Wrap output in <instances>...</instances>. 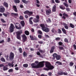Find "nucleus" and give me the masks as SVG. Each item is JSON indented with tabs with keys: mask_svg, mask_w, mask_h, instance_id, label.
I'll use <instances>...</instances> for the list:
<instances>
[{
	"mask_svg": "<svg viewBox=\"0 0 76 76\" xmlns=\"http://www.w3.org/2000/svg\"><path fill=\"white\" fill-rule=\"evenodd\" d=\"M45 63V61H42L40 62L39 64H37V65L34 63H32L31 64V66H32V68H34V69H38V68H41V67H43L44 64V63Z\"/></svg>",
	"mask_w": 76,
	"mask_h": 76,
	"instance_id": "f257e3e1",
	"label": "nucleus"
},
{
	"mask_svg": "<svg viewBox=\"0 0 76 76\" xmlns=\"http://www.w3.org/2000/svg\"><path fill=\"white\" fill-rule=\"evenodd\" d=\"M45 66L47 68H44L45 70H53L54 68V67L53 65H51L50 62H47L45 63Z\"/></svg>",
	"mask_w": 76,
	"mask_h": 76,
	"instance_id": "f03ea898",
	"label": "nucleus"
},
{
	"mask_svg": "<svg viewBox=\"0 0 76 76\" xmlns=\"http://www.w3.org/2000/svg\"><path fill=\"white\" fill-rule=\"evenodd\" d=\"M22 34V30H21L16 32L17 38L18 39H20V35Z\"/></svg>",
	"mask_w": 76,
	"mask_h": 76,
	"instance_id": "7ed1b4c3",
	"label": "nucleus"
},
{
	"mask_svg": "<svg viewBox=\"0 0 76 76\" xmlns=\"http://www.w3.org/2000/svg\"><path fill=\"white\" fill-rule=\"evenodd\" d=\"M15 28L18 30H20V29H22V26L20 25V24L18 23H16L15 24Z\"/></svg>",
	"mask_w": 76,
	"mask_h": 76,
	"instance_id": "20e7f679",
	"label": "nucleus"
},
{
	"mask_svg": "<svg viewBox=\"0 0 76 76\" xmlns=\"http://www.w3.org/2000/svg\"><path fill=\"white\" fill-rule=\"evenodd\" d=\"M15 28V27L13 24L11 23L10 27V32H13L14 31Z\"/></svg>",
	"mask_w": 76,
	"mask_h": 76,
	"instance_id": "39448f33",
	"label": "nucleus"
},
{
	"mask_svg": "<svg viewBox=\"0 0 76 76\" xmlns=\"http://www.w3.org/2000/svg\"><path fill=\"white\" fill-rule=\"evenodd\" d=\"M14 56H15V54L12 52H11L9 57V59L10 60H13L14 59Z\"/></svg>",
	"mask_w": 76,
	"mask_h": 76,
	"instance_id": "423d86ee",
	"label": "nucleus"
},
{
	"mask_svg": "<svg viewBox=\"0 0 76 76\" xmlns=\"http://www.w3.org/2000/svg\"><path fill=\"white\" fill-rule=\"evenodd\" d=\"M22 38H23L22 41L23 42H26L27 41V37L25 34H24L22 35Z\"/></svg>",
	"mask_w": 76,
	"mask_h": 76,
	"instance_id": "0eeeda50",
	"label": "nucleus"
},
{
	"mask_svg": "<svg viewBox=\"0 0 76 76\" xmlns=\"http://www.w3.org/2000/svg\"><path fill=\"white\" fill-rule=\"evenodd\" d=\"M5 8L3 6H0V12L1 13H4L5 10Z\"/></svg>",
	"mask_w": 76,
	"mask_h": 76,
	"instance_id": "6e6552de",
	"label": "nucleus"
},
{
	"mask_svg": "<svg viewBox=\"0 0 76 76\" xmlns=\"http://www.w3.org/2000/svg\"><path fill=\"white\" fill-rule=\"evenodd\" d=\"M58 75H59V76H60L61 75H67L68 74L67 72H64L63 71L60 72L58 73Z\"/></svg>",
	"mask_w": 76,
	"mask_h": 76,
	"instance_id": "1a4fd4ad",
	"label": "nucleus"
},
{
	"mask_svg": "<svg viewBox=\"0 0 76 76\" xmlns=\"http://www.w3.org/2000/svg\"><path fill=\"white\" fill-rule=\"evenodd\" d=\"M42 31H44L45 32H50V29L47 27H45Z\"/></svg>",
	"mask_w": 76,
	"mask_h": 76,
	"instance_id": "9d476101",
	"label": "nucleus"
},
{
	"mask_svg": "<svg viewBox=\"0 0 76 76\" xmlns=\"http://www.w3.org/2000/svg\"><path fill=\"white\" fill-rule=\"evenodd\" d=\"M46 13L47 15H50V14L51 13V9H49L46 10Z\"/></svg>",
	"mask_w": 76,
	"mask_h": 76,
	"instance_id": "9b49d317",
	"label": "nucleus"
},
{
	"mask_svg": "<svg viewBox=\"0 0 76 76\" xmlns=\"http://www.w3.org/2000/svg\"><path fill=\"white\" fill-rule=\"evenodd\" d=\"M63 16H62V18L63 19H66V17H65V16L66 17V18H69V15H68L66 14V13H64L63 14Z\"/></svg>",
	"mask_w": 76,
	"mask_h": 76,
	"instance_id": "f8f14e48",
	"label": "nucleus"
},
{
	"mask_svg": "<svg viewBox=\"0 0 76 76\" xmlns=\"http://www.w3.org/2000/svg\"><path fill=\"white\" fill-rule=\"evenodd\" d=\"M3 6L6 7V8H8V7H9V4H8L7 2H4Z\"/></svg>",
	"mask_w": 76,
	"mask_h": 76,
	"instance_id": "ddd939ff",
	"label": "nucleus"
},
{
	"mask_svg": "<svg viewBox=\"0 0 76 76\" xmlns=\"http://www.w3.org/2000/svg\"><path fill=\"white\" fill-rule=\"evenodd\" d=\"M34 18L32 17H31L29 19V23L30 25H33V23L32 22V19H33Z\"/></svg>",
	"mask_w": 76,
	"mask_h": 76,
	"instance_id": "4468645a",
	"label": "nucleus"
},
{
	"mask_svg": "<svg viewBox=\"0 0 76 76\" xmlns=\"http://www.w3.org/2000/svg\"><path fill=\"white\" fill-rule=\"evenodd\" d=\"M20 24L22 27H24V26H25V21L23 20L21 21L20 22Z\"/></svg>",
	"mask_w": 76,
	"mask_h": 76,
	"instance_id": "2eb2a0df",
	"label": "nucleus"
},
{
	"mask_svg": "<svg viewBox=\"0 0 76 76\" xmlns=\"http://www.w3.org/2000/svg\"><path fill=\"white\" fill-rule=\"evenodd\" d=\"M13 10L15 12H18V9L16 6L14 5L13 6Z\"/></svg>",
	"mask_w": 76,
	"mask_h": 76,
	"instance_id": "dca6fc26",
	"label": "nucleus"
},
{
	"mask_svg": "<svg viewBox=\"0 0 76 76\" xmlns=\"http://www.w3.org/2000/svg\"><path fill=\"white\" fill-rule=\"evenodd\" d=\"M37 56H39V57H43V55H42V54H41V53L39 52V51H38L37 52Z\"/></svg>",
	"mask_w": 76,
	"mask_h": 76,
	"instance_id": "f3484780",
	"label": "nucleus"
},
{
	"mask_svg": "<svg viewBox=\"0 0 76 76\" xmlns=\"http://www.w3.org/2000/svg\"><path fill=\"white\" fill-rule=\"evenodd\" d=\"M63 25L64 26V28H65V29H69L68 25H67V24H66V23H63Z\"/></svg>",
	"mask_w": 76,
	"mask_h": 76,
	"instance_id": "a211bd4d",
	"label": "nucleus"
},
{
	"mask_svg": "<svg viewBox=\"0 0 76 76\" xmlns=\"http://www.w3.org/2000/svg\"><path fill=\"white\" fill-rule=\"evenodd\" d=\"M52 12H56V6L54 5L53 7Z\"/></svg>",
	"mask_w": 76,
	"mask_h": 76,
	"instance_id": "6ab92c4d",
	"label": "nucleus"
},
{
	"mask_svg": "<svg viewBox=\"0 0 76 76\" xmlns=\"http://www.w3.org/2000/svg\"><path fill=\"white\" fill-rule=\"evenodd\" d=\"M54 49H55V46H53L52 47H51V49L50 51V53H53V52H54Z\"/></svg>",
	"mask_w": 76,
	"mask_h": 76,
	"instance_id": "aec40b11",
	"label": "nucleus"
},
{
	"mask_svg": "<svg viewBox=\"0 0 76 76\" xmlns=\"http://www.w3.org/2000/svg\"><path fill=\"white\" fill-rule=\"evenodd\" d=\"M33 21L34 23H37L39 22V20H38L37 18H34L33 20Z\"/></svg>",
	"mask_w": 76,
	"mask_h": 76,
	"instance_id": "412c9836",
	"label": "nucleus"
},
{
	"mask_svg": "<svg viewBox=\"0 0 76 76\" xmlns=\"http://www.w3.org/2000/svg\"><path fill=\"white\" fill-rule=\"evenodd\" d=\"M40 26L41 27L42 29V30L45 27V25H44V24H41L40 25Z\"/></svg>",
	"mask_w": 76,
	"mask_h": 76,
	"instance_id": "4be33fe9",
	"label": "nucleus"
},
{
	"mask_svg": "<svg viewBox=\"0 0 76 76\" xmlns=\"http://www.w3.org/2000/svg\"><path fill=\"white\" fill-rule=\"evenodd\" d=\"M11 15L12 16H13L14 17H15V16H18V13H11Z\"/></svg>",
	"mask_w": 76,
	"mask_h": 76,
	"instance_id": "5701e85b",
	"label": "nucleus"
},
{
	"mask_svg": "<svg viewBox=\"0 0 76 76\" xmlns=\"http://www.w3.org/2000/svg\"><path fill=\"white\" fill-rule=\"evenodd\" d=\"M56 64H58V66L59 65L62 66V62H61L59 61H57L56 62Z\"/></svg>",
	"mask_w": 76,
	"mask_h": 76,
	"instance_id": "b1692460",
	"label": "nucleus"
},
{
	"mask_svg": "<svg viewBox=\"0 0 76 76\" xmlns=\"http://www.w3.org/2000/svg\"><path fill=\"white\" fill-rule=\"evenodd\" d=\"M61 30L63 32V33H64V34H66L67 32H66V30H65V29L64 28H61Z\"/></svg>",
	"mask_w": 76,
	"mask_h": 76,
	"instance_id": "393cba45",
	"label": "nucleus"
},
{
	"mask_svg": "<svg viewBox=\"0 0 76 76\" xmlns=\"http://www.w3.org/2000/svg\"><path fill=\"white\" fill-rule=\"evenodd\" d=\"M61 56L60 55H58L56 58V60H59L60 58H61Z\"/></svg>",
	"mask_w": 76,
	"mask_h": 76,
	"instance_id": "a878e982",
	"label": "nucleus"
},
{
	"mask_svg": "<svg viewBox=\"0 0 76 76\" xmlns=\"http://www.w3.org/2000/svg\"><path fill=\"white\" fill-rule=\"evenodd\" d=\"M9 69V68H7V67L4 66V67H3V70L4 71H6V70H8Z\"/></svg>",
	"mask_w": 76,
	"mask_h": 76,
	"instance_id": "bb28decb",
	"label": "nucleus"
},
{
	"mask_svg": "<svg viewBox=\"0 0 76 76\" xmlns=\"http://www.w3.org/2000/svg\"><path fill=\"white\" fill-rule=\"evenodd\" d=\"M33 14V12L31 11H28V12L27 15H28V16H30V15H31Z\"/></svg>",
	"mask_w": 76,
	"mask_h": 76,
	"instance_id": "cd10ccee",
	"label": "nucleus"
},
{
	"mask_svg": "<svg viewBox=\"0 0 76 76\" xmlns=\"http://www.w3.org/2000/svg\"><path fill=\"white\" fill-rule=\"evenodd\" d=\"M51 31L52 32V33H56V32H57V31H56V30L54 29V28H53L51 30Z\"/></svg>",
	"mask_w": 76,
	"mask_h": 76,
	"instance_id": "c85d7f7f",
	"label": "nucleus"
},
{
	"mask_svg": "<svg viewBox=\"0 0 76 76\" xmlns=\"http://www.w3.org/2000/svg\"><path fill=\"white\" fill-rule=\"evenodd\" d=\"M25 34L26 35H29V32L28 31H25Z\"/></svg>",
	"mask_w": 76,
	"mask_h": 76,
	"instance_id": "c756f323",
	"label": "nucleus"
},
{
	"mask_svg": "<svg viewBox=\"0 0 76 76\" xmlns=\"http://www.w3.org/2000/svg\"><path fill=\"white\" fill-rule=\"evenodd\" d=\"M23 56L24 57H25L27 56V53L25 52V51H24L23 53Z\"/></svg>",
	"mask_w": 76,
	"mask_h": 76,
	"instance_id": "7c9ffc66",
	"label": "nucleus"
},
{
	"mask_svg": "<svg viewBox=\"0 0 76 76\" xmlns=\"http://www.w3.org/2000/svg\"><path fill=\"white\" fill-rule=\"evenodd\" d=\"M23 66L24 67H28V64H23Z\"/></svg>",
	"mask_w": 76,
	"mask_h": 76,
	"instance_id": "2f4dec72",
	"label": "nucleus"
},
{
	"mask_svg": "<svg viewBox=\"0 0 76 76\" xmlns=\"http://www.w3.org/2000/svg\"><path fill=\"white\" fill-rule=\"evenodd\" d=\"M69 25L70 26L71 28H75V25H74L72 23H71Z\"/></svg>",
	"mask_w": 76,
	"mask_h": 76,
	"instance_id": "473e14b6",
	"label": "nucleus"
},
{
	"mask_svg": "<svg viewBox=\"0 0 76 76\" xmlns=\"http://www.w3.org/2000/svg\"><path fill=\"white\" fill-rule=\"evenodd\" d=\"M46 22H48V23H51V19L50 18H48V20H46Z\"/></svg>",
	"mask_w": 76,
	"mask_h": 76,
	"instance_id": "72a5a7b5",
	"label": "nucleus"
},
{
	"mask_svg": "<svg viewBox=\"0 0 76 76\" xmlns=\"http://www.w3.org/2000/svg\"><path fill=\"white\" fill-rule=\"evenodd\" d=\"M22 2L24 4H27L28 3V1H26V0H22Z\"/></svg>",
	"mask_w": 76,
	"mask_h": 76,
	"instance_id": "f704fd0d",
	"label": "nucleus"
},
{
	"mask_svg": "<svg viewBox=\"0 0 76 76\" xmlns=\"http://www.w3.org/2000/svg\"><path fill=\"white\" fill-rule=\"evenodd\" d=\"M64 41L65 42H67V43H69V40L67 38H65L64 39Z\"/></svg>",
	"mask_w": 76,
	"mask_h": 76,
	"instance_id": "c9c22d12",
	"label": "nucleus"
},
{
	"mask_svg": "<svg viewBox=\"0 0 76 76\" xmlns=\"http://www.w3.org/2000/svg\"><path fill=\"white\" fill-rule=\"evenodd\" d=\"M14 1L15 3H19L20 2V0H14Z\"/></svg>",
	"mask_w": 76,
	"mask_h": 76,
	"instance_id": "e433bc0d",
	"label": "nucleus"
},
{
	"mask_svg": "<svg viewBox=\"0 0 76 76\" xmlns=\"http://www.w3.org/2000/svg\"><path fill=\"white\" fill-rule=\"evenodd\" d=\"M1 60L2 62H5V59H4V58L3 57L1 58Z\"/></svg>",
	"mask_w": 76,
	"mask_h": 76,
	"instance_id": "4c0bfd02",
	"label": "nucleus"
},
{
	"mask_svg": "<svg viewBox=\"0 0 76 76\" xmlns=\"http://www.w3.org/2000/svg\"><path fill=\"white\" fill-rule=\"evenodd\" d=\"M58 55V54L55 53L53 54V56L54 58H56V57Z\"/></svg>",
	"mask_w": 76,
	"mask_h": 76,
	"instance_id": "58836bf2",
	"label": "nucleus"
},
{
	"mask_svg": "<svg viewBox=\"0 0 76 76\" xmlns=\"http://www.w3.org/2000/svg\"><path fill=\"white\" fill-rule=\"evenodd\" d=\"M64 5L65 6H66V7H69V4H68L66 3V2L64 3Z\"/></svg>",
	"mask_w": 76,
	"mask_h": 76,
	"instance_id": "ea45409f",
	"label": "nucleus"
},
{
	"mask_svg": "<svg viewBox=\"0 0 76 76\" xmlns=\"http://www.w3.org/2000/svg\"><path fill=\"white\" fill-rule=\"evenodd\" d=\"M19 19L20 20H23L24 18H23V16L20 15L19 17Z\"/></svg>",
	"mask_w": 76,
	"mask_h": 76,
	"instance_id": "a19ab883",
	"label": "nucleus"
},
{
	"mask_svg": "<svg viewBox=\"0 0 76 76\" xmlns=\"http://www.w3.org/2000/svg\"><path fill=\"white\" fill-rule=\"evenodd\" d=\"M58 34H61V33H62V31H61V29H58Z\"/></svg>",
	"mask_w": 76,
	"mask_h": 76,
	"instance_id": "79ce46f5",
	"label": "nucleus"
},
{
	"mask_svg": "<svg viewBox=\"0 0 76 76\" xmlns=\"http://www.w3.org/2000/svg\"><path fill=\"white\" fill-rule=\"evenodd\" d=\"M60 8L62 10H64L65 9V7L64 6H61L60 7Z\"/></svg>",
	"mask_w": 76,
	"mask_h": 76,
	"instance_id": "37998d69",
	"label": "nucleus"
},
{
	"mask_svg": "<svg viewBox=\"0 0 76 76\" xmlns=\"http://www.w3.org/2000/svg\"><path fill=\"white\" fill-rule=\"evenodd\" d=\"M28 12L29 11L28 10L26 11L23 12V13H24V14H27V15H28Z\"/></svg>",
	"mask_w": 76,
	"mask_h": 76,
	"instance_id": "c03bdc74",
	"label": "nucleus"
},
{
	"mask_svg": "<svg viewBox=\"0 0 76 76\" xmlns=\"http://www.w3.org/2000/svg\"><path fill=\"white\" fill-rule=\"evenodd\" d=\"M39 50V52L41 53L42 54L43 53H45L44 51L42 50H41V49H40L39 50Z\"/></svg>",
	"mask_w": 76,
	"mask_h": 76,
	"instance_id": "a18cd8bd",
	"label": "nucleus"
},
{
	"mask_svg": "<svg viewBox=\"0 0 76 76\" xmlns=\"http://www.w3.org/2000/svg\"><path fill=\"white\" fill-rule=\"evenodd\" d=\"M19 51L20 53H22V48H19Z\"/></svg>",
	"mask_w": 76,
	"mask_h": 76,
	"instance_id": "49530a36",
	"label": "nucleus"
},
{
	"mask_svg": "<svg viewBox=\"0 0 76 76\" xmlns=\"http://www.w3.org/2000/svg\"><path fill=\"white\" fill-rule=\"evenodd\" d=\"M13 69H10L8 71V72H13Z\"/></svg>",
	"mask_w": 76,
	"mask_h": 76,
	"instance_id": "de8ad7c7",
	"label": "nucleus"
},
{
	"mask_svg": "<svg viewBox=\"0 0 76 76\" xmlns=\"http://www.w3.org/2000/svg\"><path fill=\"white\" fill-rule=\"evenodd\" d=\"M1 21L3 23H6V21L4 20V19L3 18L1 19Z\"/></svg>",
	"mask_w": 76,
	"mask_h": 76,
	"instance_id": "09e8293b",
	"label": "nucleus"
},
{
	"mask_svg": "<svg viewBox=\"0 0 76 76\" xmlns=\"http://www.w3.org/2000/svg\"><path fill=\"white\" fill-rule=\"evenodd\" d=\"M74 64L73 63L71 62L69 63V65L70 66H73V65Z\"/></svg>",
	"mask_w": 76,
	"mask_h": 76,
	"instance_id": "8fccbe9b",
	"label": "nucleus"
},
{
	"mask_svg": "<svg viewBox=\"0 0 76 76\" xmlns=\"http://www.w3.org/2000/svg\"><path fill=\"white\" fill-rule=\"evenodd\" d=\"M30 38L31 40H34V37L32 36H30Z\"/></svg>",
	"mask_w": 76,
	"mask_h": 76,
	"instance_id": "3c124183",
	"label": "nucleus"
},
{
	"mask_svg": "<svg viewBox=\"0 0 76 76\" xmlns=\"http://www.w3.org/2000/svg\"><path fill=\"white\" fill-rule=\"evenodd\" d=\"M59 48L60 50H63V47L61 46L59 47Z\"/></svg>",
	"mask_w": 76,
	"mask_h": 76,
	"instance_id": "603ef678",
	"label": "nucleus"
},
{
	"mask_svg": "<svg viewBox=\"0 0 76 76\" xmlns=\"http://www.w3.org/2000/svg\"><path fill=\"white\" fill-rule=\"evenodd\" d=\"M59 45L60 46H62V45H63V43L61 42H58Z\"/></svg>",
	"mask_w": 76,
	"mask_h": 76,
	"instance_id": "864d4df0",
	"label": "nucleus"
},
{
	"mask_svg": "<svg viewBox=\"0 0 76 76\" xmlns=\"http://www.w3.org/2000/svg\"><path fill=\"white\" fill-rule=\"evenodd\" d=\"M20 8H21L22 9L24 8V7L23 6V5L22 4H20Z\"/></svg>",
	"mask_w": 76,
	"mask_h": 76,
	"instance_id": "5fc2aeb1",
	"label": "nucleus"
},
{
	"mask_svg": "<svg viewBox=\"0 0 76 76\" xmlns=\"http://www.w3.org/2000/svg\"><path fill=\"white\" fill-rule=\"evenodd\" d=\"M38 32L39 34H42V31H41L40 30H39L38 31Z\"/></svg>",
	"mask_w": 76,
	"mask_h": 76,
	"instance_id": "6e6d98bb",
	"label": "nucleus"
},
{
	"mask_svg": "<svg viewBox=\"0 0 76 76\" xmlns=\"http://www.w3.org/2000/svg\"><path fill=\"white\" fill-rule=\"evenodd\" d=\"M38 38H40V39H41L42 38V35L40 34H39L38 35Z\"/></svg>",
	"mask_w": 76,
	"mask_h": 76,
	"instance_id": "4d7b16f0",
	"label": "nucleus"
},
{
	"mask_svg": "<svg viewBox=\"0 0 76 76\" xmlns=\"http://www.w3.org/2000/svg\"><path fill=\"white\" fill-rule=\"evenodd\" d=\"M55 1L56 3H59L60 2L59 0H55Z\"/></svg>",
	"mask_w": 76,
	"mask_h": 76,
	"instance_id": "13d9d810",
	"label": "nucleus"
},
{
	"mask_svg": "<svg viewBox=\"0 0 76 76\" xmlns=\"http://www.w3.org/2000/svg\"><path fill=\"white\" fill-rule=\"evenodd\" d=\"M66 10L67 12H69L70 10V9L69 8H66Z\"/></svg>",
	"mask_w": 76,
	"mask_h": 76,
	"instance_id": "bf43d9fd",
	"label": "nucleus"
},
{
	"mask_svg": "<svg viewBox=\"0 0 76 76\" xmlns=\"http://www.w3.org/2000/svg\"><path fill=\"white\" fill-rule=\"evenodd\" d=\"M36 19H37L39 20V15H37L36 16Z\"/></svg>",
	"mask_w": 76,
	"mask_h": 76,
	"instance_id": "052dcab7",
	"label": "nucleus"
},
{
	"mask_svg": "<svg viewBox=\"0 0 76 76\" xmlns=\"http://www.w3.org/2000/svg\"><path fill=\"white\" fill-rule=\"evenodd\" d=\"M55 39L56 41H58V40H60V38L59 37H57Z\"/></svg>",
	"mask_w": 76,
	"mask_h": 76,
	"instance_id": "680f3d73",
	"label": "nucleus"
},
{
	"mask_svg": "<svg viewBox=\"0 0 76 76\" xmlns=\"http://www.w3.org/2000/svg\"><path fill=\"white\" fill-rule=\"evenodd\" d=\"M3 15H4V16H5V17H7V14H5L4 13H3Z\"/></svg>",
	"mask_w": 76,
	"mask_h": 76,
	"instance_id": "e2e57ef3",
	"label": "nucleus"
},
{
	"mask_svg": "<svg viewBox=\"0 0 76 76\" xmlns=\"http://www.w3.org/2000/svg\"><path fill=\"white\" fill-rule=\"evenodd\" d=\"M73 47L75 50H76V45H75V44L73 45Z\"/></svg>",
	"mask_w": 76,
	"mask_h": 76,
	"instance_id": "0e129e2a",
	"label": "nucleus"
},
{
	"mask_svg": "<svg viewBox=\"0 0 76 76\" xmlns=\"http://www.w3.org/2000/svg\"><path fill=\"white\" fill-rule=\"evenodd\" d=\"M45 37L46 38H50V36H49L47 34H45Z\"/></svg>",
	"mask_w": 76,
	"mask_h": 76,
	"instance_id": "69168bd1",
	"label": "nucleus"
},
{
	"mask_svg": "<svg viewBox=\"0 0 76 76\" xmlns=\"http://www.w3.org/2000/svg\"><path fill=\"white\" fill-rule=\"evenodd\" d=\"M38 43H39V44H43V42L42 41H39L38 42Z\"/></svg>",
	"mask_w": 76,
	"mask_h": 76,
	"instance_id": "338daca9",
	"label": "nucleus"
},
{
	"mask_svg": "<svg viewBox=\"0 0 76 76\" xmlns=\"http://www.w3.org/2000/svg\"><path fill=\"white\" fill-rule=\"evenodd\" d=\"M10 38H8L7 39V42H10Z\"/></svg>",
	"mask_w": 76,
	"mask_h": 76,
	"instance_id": "774afa93",
	"label": "nucleus"
}]
</instances>
